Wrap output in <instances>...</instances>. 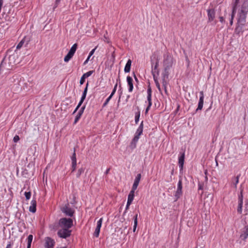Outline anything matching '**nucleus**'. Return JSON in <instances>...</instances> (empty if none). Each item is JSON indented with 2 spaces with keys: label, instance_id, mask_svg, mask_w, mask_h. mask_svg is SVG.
I'll return each mask as SVG.
<instances>
[{
  "label": "nucleus",
  "instance_id": "26",
  "mask_svg": "<svg viewBox=\"0 0 248 248\" xmlns=\"http://www.w3.org/2000/svg\"><path fill=\"white\" fill-rule=\"evenodd\" d=\"M243 202H238L237 212L239 214H241L242 212V207Z\"/></svg>",
  "mask_w": 248,
  "mask_h": 248
},
{
  "label": "nucleus",
  "instance_id": "40",
  "mask_svg": "<svg viewBox=\"0 0 248 248\" xmlns=\"http://www.w3.org/2000/svg\"><path fill=\"white\" fill-rule=\"evenodd\" d=\"M151 96H152V95L149 94V95H147V100H148V105H149V106H152Z\"/></svg>",
  "mask_w": 248,
  "mask_h": 248
},
{
  "label": "nucleus",
  "instance_id": "57",
  "mask_svg": "<svg viewBox=\"0 0 248 248\" xmlns=\"http://www.w3.org/2000/svg\"><path fill=\"white\" fill-rule=\"evenodd\" d=\"M82 113H80V112H78V114H77V116H78L79 117H80H80H81V115H82Z\"/></svg>",
  "mask_w": 248,
  "mask_h": 248
},
{
  "label": "nucleus",
  "instance_id": "23",
  "mask_svg": "<svg viewBox=\"0 0 248 248\" xmlns=\"http://www.w3.org/2000/svg\"><path fill=\"white\" fill-rule=\"evenodd\" d=\"M134 224L133 226V232L136 231L137 224H138V215H136L134 217Z\"/></svg>",
  "mask_w": 248,
  "mask_h": 248
},
{
  "label": "nucleus",
  "instance_id": "35",
  "mask_svg": "<svg viewBox=\"0 0 248 248\" xmlns=\"http://www.w3.org/2000/svg\"><path fill=\"white\" fill-rule=\"evenodd\" d=\"M139 184L134 183L132 187V189L130 191H133L135 193V191L137 188Z\"/></svg>",
  "mask_w": 248,
  "mask_h": 248
},
{
  "label": "nucleus",
  "instance_id": "29",
  "mask_svg": "<svg viewBox=\"0 0 248 248\" xmlns=\"http://www.w3.org/2000/svg\"><path fill=\"white\" fill-rule=\"evenodd\" d=\"M33 236L31 234H30L28 236L27 240H28V246H31V243L32 241Z\"/></svg>",
  "mask_w": 248,
  "mask_h": 248
},
{
  "label": "nucleus",
  "instance_id": "24",
  "mask_svg": "<svg viewBox=\"0 0 248 248\" xmlns=\"http://www.w3.org/2000/svg\"><path fill=\"white\" fill-rule=\"evenodd\" d=\"M235 12H236V11L235 10V7H234V8L232 9V14L231 15V19H230V24H231V25H232V24H233V19L234 15H235Z\"/></svg>",
  "mask_w": 248,
  "mask_h": 248
},
{
  "label": "nucleus",
  "instance_id": "7",
  "mask_svg": "<svg viewBox=\"0 0 248 248\" xmlns=\"http://www.w3.org/2000/svg\"><path fill=\"white\" fill-rule=\"evenodd\" d=\"M182 195V179H180L179 180L177 186V189L175 192V197H176V200L180 197V196Z\"/></svg>",
  "mask_w": 248,
  "mask_h": 248
},
{
  "label": "nucleus",
  "instance_id": "42",
  "mask_svg": "<svg viewBox=\"0 0 248 248\" xmlns=\"http://www.w3.org/2000/svg\"><path fill=\"white\" fill-rule=\"evenodd\" d=\"M19 140V137L17 135H16L13 139V141L15 142H17Z\"/></svg>",
  "mask_w": 248,
  "mask_h": 248
},
{
  "label": "nucleus",
  "instance_id": "51",
  "mask_svg": "<svg viewBox=\"0 0 248 248\" xmlns=\"http://www.w3.org/2000/svg\"><path fill=\"white\" fill-rule=\"evenodd\" d=\"M219 18L220 22H221V23H223L224 22V20L223 16H220Z\"/></svg>",
  "mask_w": 248,
  "mask_h": 248
},
{
  "label": "nucleus",
  "instance_id": "47",
  "mask_svg": "<svg viewBox=\"0 0 248 248\" xmlns=\"http://www.w3.org/2000/svg\"><path fill=\"white\" fill-rule=\"evenodd\" d=\"M80 118L78 116H76V118H75V121H74V124H76L78 122V121L79 120V119H80Z\"/></svg>",
  "mask_w": 248,
  "mask_h": 248
},
{
  "label": "nucleus",
  "instance_id": "5",
  "mask_svg": "<svg viewBox=\"0 0 248 248\" xmlns=\"http://www.w3.org/2000/svg\"><path fill=\"white\" fill-rule=\"evenodd\" d=\"M61 211L66 216L72 217L75 212L74 210L69 207V204H65L61 208Z\"/></svg>",
  "mask_w": 248,
  "mask_h": 248
},
{
  "label": "nucleus",
  "instance_id": "59",
  "mask_svg": "<svg viewBox=\"0 0 248 248\" xmlns=\"http://www.w3.org/2000/svg\"><path fill=\"white\" fill-rule=\"evenodd\" d=\"M79 108H78V106L76 107V108H75V110L73 112V113H75L77 110Z\"/></svg>",
  "mask_w": 248,
  "mask_h": 248
},
{
  "label": "nucleus",
  "instance_id": "20",
  "mask_svg": "<svg viewBox=\"0 0 248 248\" xmlns=\"http://www.w3.org/2000/svg\"><path fill=\"white\" fill-rule=\"evenodd\" d=\"M88 85H89V83L88 82L87 83V84H86V87H85V88L84 90V91H83V93H82L81 98L80 99V100H82V101H84V100H85V99L86 98L87 93V90H88Z\"/></svg>",
  "mask_w": 248,
  "mask_h": 248
},
{
  "label": "nucleus",
  "instance_id": "32",
  "mask_svg": "<svg viewBox=\"0 0 248 248\" xmlns=\"http://www.w3.org/2000/svg\"><path fill=\"white\" fill-rule=\"evenodd\" d=\"M93 72L94 71L93 70L88 71V72L84 74L82 76H83L85 78H87L91 76V75L93 73Z\"/></svg>",
  "mask_w": 248,
  "mask_h": 248
},
{
  "label": "nucleus",
  "instance_id": "56",
  "mask_svg": "<svg viewBox=\"0 0 248 248\" xmlns=\"http://www.w3.org/2000/svg\"><path fill=\"white\" fill-rule=\"evenodd\" d=\"M109 170H110V168L106 170V172H105V174H108V172H109Z\"/></svg>",
  "mask_w": 248,
  "mask_h": 248
},
{
  "label": "nucleus",
  "instance_id": "10",
  "mask_svg": "<svg viewBox=\"0 0 248 248\" xmlns=\"http://www.w3.org/2000/svg\"><path fill=\"white\" fill-rule=\"evenodd\" d=\"M200 93V97L199 99V102L198 103V106L196 109L197 111L198 110H201L203 107V100H204V94L203 91H201Z\"/></svg>",
  "mask_w": 248,
  "mask_h": 248
},
{
  "label": "nucleus",
  "instance_id": "63",
  "mask_svg": "<svg viewBox=\"0 0 248 248\" xmlns=\"http://www.w3.org/2000/svg\"><path fill=\"white\" fill-rule=\"evenodd\" d=\"M60 0H56V3H58L60 2Z\"/></svg>",
  "mask_w": 248,
  "mask_h": 248
},
{
  "label": "nucleus",
  "instance_id": "21",
  "mask_svg": "<svg viewBox=\"0 0 248 248\" xmlns=\"http://www.w3.org/2000/svg\"><path fill=\"white\" fill-rule=\"evenodd\" d=\"M88 85H89V83L88 82L87 83V84H86V87H85V88L84 90V91H83V93H82L81 98L80 99V100H82V101H84V100H85V99L86 98L87 93V90H88Z\"/></svg>",
  "mask_w": 248,
  "mask_h": 248
},
{
  "label": "nucleus",
  "instance_id": "52",
  "mask_svg": "<svg viewBox=\"0 0 248 248\" xmlns=\"http://www.w3.org/2000/svg\"><path fill=\"white\" fill-rule=\"evenodd\" d=\"M83 101H82V100H80L79 102L78 103V108H79L80 106L81 105Z\"/></svg>",
  "mask_w": 248,
  "mask_h": 248
},
{
  "label": "nucleus",
  "instance_id": "25",
  "mask_svg": "<svg viewBox=\"0 0 248 248\" xmlns=\"http://www.w3.org/2000/svg\"><path fill=\"white\" fill-rule=\"evenodd\" d=\"M140 179H141V174L139 173L137 175V176L134 180V183L139 184Z\"/></svg>",
  "mask_w": 248,
  "mask_h": 248
},
{
  "label": "nucleus",
  "instance_id": "41",
  "mask_svg": "<svg viewBox=\"0 0 248 248\" xmlns=\"http://www.w3.org/2000/svg\"><path fill=\"white\" fill-rule=\"evenodd\" d=\"M96 48H97V46H96L94 49H93L91 51V52H90L89 55L88 56V57H89L90 58V57L93 54Z\"/></svg>",
  "mask_w": 248,
  "mask_h": 248
},
{
  "label": "nucleus",
  "instance_id": "27",
  "mask_svg": "<svg viewBox=\"0 0 248 248\" xmlns=\"http://www.w3.org/2000/svg\"><path fill=\"white\" fill-rule=\"evenodd\" d=\"M84 171V169L83 168H81L79 169L78 170L77 173V177L78 178L79 177L80 175L83 173Z\"/></svg>",
  "mask_w": 248,
  "mask_h": 248
},
{
  "label": "nucleus",
  "instance_id": "38",
  "mask_svg": "<svg viewBox=\"0 0 248 248\" xmlns=\"http://www.w3.org/2000/svg\"><path fill=\"white\" fill-rule=\"evenodd\" d=\"M140 135H139L138 134H136L134 138L133 139L132 142H136L139 139V137Z\"/></svg>",
  "mask_w": 248,
  "mask_h": 248
},
{
  "label": "nucleus",
  "instance_id": "46",
  "mask_svg": "<svg viewBox=\"0 0 248 248\" xmlns=\"http://www.w3.org/2000/svg\"><path fill=\"white\" fill-rule=\"evenodd\" d=\"M85 108V106H82V107L80 109V110H79V111H78V112H80V113H82V114H83V111H84V110Z\"/></svg>",
  "mask_w": 248,
  "mask_h": 248
},
{
  "label": "nucleus",
  "instance_id": "2",
  "mask_svg": "<svg viewBox=\"0 0 248 248\" xmlns=\"http://www.w3.org/2000/svg\"><path fill=\"white\" fill-rule=\"evenodd\" d=\"M248 13V2H244L242 5L238 13V22L241 25H244L246 22L247 15Z\"/></svg>",
  "mask_w": 248,
  "mask_h": 248
},
{
  "label": "nucleus",
  "instance_id": "11",
  "mask_svg": "<svg viewBox=\"0 0 248 248\" xmlns=\"http://www.w3.org/2000/svg\"><path fill=\"white\" fill-rule=\"evenodd\" d=\"M55 242L54 240L50 237H47L46 241V248H53Z\"/></svg>",
  "mask_w": 248,
  "mask_h": 248
},
{
  "label": "nucleus",
  "instance_id": "31",
  "mask_svg": "<svg viewBox=\"0 0 248 248\" xmlns=\"http://www.w3.org/2000/svg\"><path fill=\"white\" fill-rule=\"evenodd\" d=\"M140 117V111H139L138 112H137L136 113V115H135V123H136V124H138V123L139 121Z\"/></svg>",
  "mask_w": 248,
  "mask_h": 248
},
{
  "label": "nucleus",
  "instance_id": "6",
  "mask_svg": "<svg viewBox=\"0 0 248 248\" xmlns=\"http://www.w3.org/2000/svg\"><path fill=\"white\" fill-rule=\"evenodd\" d=\"M71 233V231L67 229L62 228L58 231V235L61 238H66L70 236Z\"/></svg>",
  "mask_w": 248,
  "mask_h": 248
},
{
  "label": "nucleus",
  "instance_id": "36",
  "mask_svg": "<svg viewBox=\"0 0 248 248\" xmlns=\"http://www.w3.org/2000/svg\"><path fill=\"white\" fill-rule=\"evenodd\" d=\"M139 184L134 183L132 187V189L130 191H133L135 193V191L137 188Z\"/></svg>",
  "mask_w": 248,
  "mask_h": 248
},
{
  "label": "nucleus",
  "instance_id": "44",
  "mask_svg": "<svg viewBox=\"0 0 248 248\" xmlns=\"http://www.w3.org/2000/svg\"><path fill=\"white\" fill-rule=\"evenodd\" d=\"M72 171H74L76 168L77 163H72Z\"/></svg>",
  "mask_w": 248,
  "mask_h": 248
},
{
  "label": "nucleus",
  "instance_id": "18",
  "mask_svg": "<svg viewBox=\"0 0 248 248\" xmlns=\"http://www.w3.org/2000/svg\"><path fill=\"white\" fill-rule=\"evenodd\" d=\"M131 63H132V62L129 59L127 62H126V64L125 66V67H124V72L125 73H128V72H129L130 71V67H131Z\"/></svg>",
  "mask_w": 248,
  "mask_h": 248
},
{
  "label": "nucleus",
  "instance_id": "3",
  "mask_svg": "<svg viewBox=\"0 0 248 248\" xmlns=\"http://www.w3.org/2000/svg\"><path fill=\"white\" fill-rule=\"evenodd\" d=\"M73 222L72 219L64 217L60 219L59 225L61 227L69 230L73 226Z\"/></svg>",
  "mask_w": 248,
  "mask_h": 248
},
{
  "label": "nucleus",
  "instance_id": "37",
  "mask_svg": "<svg viewBox=\"0 0 248 248\" xmlns=\"http://www.w3.org/2000/svg\"><path fill=\"white\" fill-rule=\"evenodd\" d=\"M25 196L26 199L27 200H29V199H30V198L31 197V193L30 192H25Z\"/></svg>",
  "mask_w": 248,
  "mask_h": 248
},
{
  "label": "nucleus",
  "instance_id": "17",
  "mask_svg": "<svg viewBox=\"0 0 248 248\" xmlns=\"http://www.w3.org/2000/svg\"><path fill=\"white\" fill-rule=\"evenodd\" d=\"M184 158H185V153H183L182 155L179 157V165L180 168L182 169L183 168V165L184 163Z\"/></svg>",
  "mask_w": 248,
  "mask_h": 248
},
{
  "label": "nucleus",
  "instance_id": "12",
  "mask_svg": "<svg viewBox=\"0 0 248 248\" xmlns=\"http://www.w3.org/2000/svg\"><path fill=\"white\" fill-rule=\"evenodd\" d=\"M248 236V226H245L242 231L240 237L245 240Z\"/></svg>",
  "mask_w": 248,
  "mask_h": 248
},
{
  "label": "nucleus",
  "instance_id": "1",
  "mask_svg": "<svg viewBox=\"0 0 248 248\" xmlns=\"http://www.w3.org/2000/svg\"><path fill=\"white\" fill-rule=\"evenodd\" d=\"M163 67L164 72L163 73L162 78V85L164 88L165 93H167V82L166 79L169 77V71L170 68L172 67V65L174 62L173 57L171 54L169 53L165 54L163 56Z\"/></svg>",
  "mask_w": 248,
  "mask_h": 248
},
{
  "label": "nucleus",
  "instance_id": "14",
  "mask_svg": "<svg viewBox=\"0 0 248 248\" xmlns=\"http://www.w3.org/2000/svg\"><path fill=\"white\" fill-rule=\"evenodd\" d=\"M240 176V174L238 175L236 177H233L232 178V185L234 188H237V185L239 182V179Z\"/></svg>",
  "mask_w": 248,
  "mask_h": 248
},
{
  "label": "nucleus",
  "instance_id": "55",
  "mask_svg": "<svg viewBox=\"0 0 248 248\" xmlns=\"http://www.w3.org/2000/svg\"><path fill=\"white\" fill-rule=\"evenodd\" d=\"M202 186L201 184H199V190L202 189Z\"/></svg>",
  "mask_w": 248,
  "mask_h": 248
},
{
  "label": "nucleus",
  "instance_id": "48",
  "mask_svg": "<svg viewBox=\"0 0 248 248\" xmlns=\"http://www.w3.org/2000/svg\"><path fill=\"white\" fill-rule=\"evenodd\" d=\"M147 93L148 95H152V90L150 87H149L147 90Z\"/></svg>",
  "mask_w": 248,
  "mask_h": 248
},
{
  "label": "nucleus",
  "instance_id": "60",
  "mask_svg": "<svg viewBox=\"0 0 248 248\" xmlns=\"http://www.w3.org/2000/svg\"><path fill=\"white\" fill-rule=\"evenodd\" d=\"M204 174H205V176H207V170H205Z\"/></svg>",
  "mask_w": 248,
  "mask_h": 248
},
{
  "label": "nucleus",
  "instance_id": "62",
  "mask_svg": "<svg viewBox=\"0 0 248 248\" xmlns=\"http://www.w3.org/2000/svg\"><path fill=\"white\" fill-rule=\"evenodd\" d=\"M117 84L116 83L115 84V85L114 86V87L113 89H116V90H117Z\"/></svg>",
  "mask_w": 248,
  "mask_h": 248
},
{
  "label": "nucleus",
  "instance_id": "22",
  "mask_svg": "<svg viewBox=\"0 0 248 248\" xmlns=\"http://www.w3.org/2000/svg\"><path fill=\"white\" fill-rule=\"evenodd\" d=\"M143 127V121H142L140 125L139 126L137 131L136 134L140 135L142 133Z\"/></svg>",
  "mask_w": 248,
  "mask_h": 248
},
{
  "label": "nucleus",
  "instance_id": "43",
  "mask_svg": "<svg viewBox=\"0 0 248 248\" xmlns=\"http://www.w3.org/2000/svg\"><path fill=\"white\" fill-rule=\"evenodd\" d=\"M85 78L82 76L80 78V81H79V83L81 85L83 84L84 83V82H85Z\"/></svg>",
  "mask_w": 248,
  "mask_h": 248
},
{
  "label": "nucleus",
  "instance_id": "58",
  "mask_svg": "<svg viewBox=\"0 0 248 248\" xmlns=\"http://www.w3.org/2000/svg\"><path fill=\"white\" fill-rule=\"evenodd\" d=\"M130 205V204H128V202H127V204H126V208H125L126 210H127L129 208Z\"/></svg>",
  "mask_w": 248,
  "mask_h": 248
},
{
  "label": "nucleus",
  "instance_id": "16",
  "mask_svg": "<svg viewBox=\"0 0 248 248\" xmlns=\"http://www.w3.org/2000/svg\"><path fill=\"white\" fill-rule=\"evenodd\" d=\"M127 81L128 85L129 86V90H128L129 92H131L133 89L132 78L130 76H128L127 77Z\"/></svg>",
  "mask_w": 248,
  "mask_h": 248
},
{
  "label": "nucleus",
  "instance_id": "13",
  "mask_svg": "<svg viewBox=\"0 0 248 248\" xmlns=\"http://www.w3.org/2000/svg\"><path fill=\"white\" fill-rule=\"evenodd\" d=\"M158 66V62H155V64L152 70V73L153 76L154 78H155V77L156 76V74L157 76L159 75V70L157 69Z\"/></svg>",
  "mask_w": 248,
  "mask_h": 248
},
{
  "label": "nucleus",
  "instance_id": "39",
  "mask_svg": "<svg viewBox=\"0 0 248 248\" xmlns=\"http://www.w3.org/2000/svg\"><path fill=\"white\" fill-rule=\"evenodd\" d=\"M111 98H112V97L109 95V96L106 99V101L103 104V106L105 107L106 106H107Z\"/></svg>",
  "mask_w": 248,
  "mask_h": 248
},
{
  "label": "nucleus",
  "instance_id": "15",
  "mask_svg": "<svg viewBox=\"0 0 248 248\" xmlns=\"http://www.w3.org/2000/svg\"><path fill=\"white\" fill-rule=\"evenodd\" d=\"M29 211L32 213H35L36 211V201L32 200L31 202V205L29 207Z\"/></svg>",
  "mask_w": 248,
  "mask_h": 248
},
{
  "label": "nucleus",
  "instance_id": "9",
  "mask_svg": "<svg viewBox=\"0 0 248 248\" xmlns=\"http://www.w3.org/2000/svg\"><path fill=\"white\" fill-rule=\"evenodd\" d=\"M102 221H103L102 218H100V219L97 221V226L96 227L94 232L93 233L94 236H95L96 237H98L99 236L100 228L102 226Z\"/></svg>",
  "mask_w": 248,
  "mask_h": 248
},
{
  "label": "nucleus",
  "instance_id": "64",
  "mask_svg": "<svg viewBox=\"0 0 248 248\" xmlns=\"http://www.w3.org/2000/svg\"><path fill=\"white\" fill-rule=\"evenodd\" d=\"M134 78H135L136 80H138V79H137V77H136V75H134Z\"/></svg>",
  "mask_w": 248,
  "mask_h": 248
},
{
  "label": "nucleus",
  "instance_id": "50",
  "mask_svg": "<svg viewBox=\"0 0 248 248\" xmlns=\"http://www.w3.org/2000/svg\"><path fill=\"white\" fill-rule=\"evenodd\" d=\"M150 107H151V106H149V105H148V106H147V107L146 108L145 113H148V112Z\"/></svg>",
  "mask_w": 248,
  "mask_h": 248
},
{
  "label": "nucleus",
  "instance_id": "19",
  "mask_svg": "<svg viewBox=\"0 0 248 248\" xmlns=\"http://www.w3.org/2000/svg\"><path fill=\"white\" fill-rule=\"evenodd\" d=\"M134 198V192L130 191L128 196L127 202L128 204H131Z\"/></svg>",
  "mask_w": 248,
  "mask_h": 248
},
{
  "label": "nucleus",
  "instance_id": "53",
  "mask_svg": "<svg viewBox=\"0 0 248 248\" xmlns=\"http://www.w3.org/2000/svg\"><path fill=\"white\" fill-rule=\"evenodd\" d=\"M11 246H12V244H11V243H9L6 246V248H11Z\"/></svg>",
  "mask_w": 248,
  "mask_h": 248
},
{
  "label": "nucleus",
  "instance_id": "33",
  "mask_svg": "<svg viewBox=\"0 0 248 248\" xmlns=\"http://www.w3.org/2000/svg\"><path fill=\"white\" fill-rule=\"evenodd\" d=\"M154 79L155 80L156 86L157 87V88L159 90V91H161L160 86V84L157 79V77H155V78H154Z\"/></svg>",
  "mask_w": 248,
  "mask_h": 248
},
{
  "label": "nucleus",
  "instance_id": "49",
  "mask_svg": "<svg viewBox=\"0 0 248 248\" xmlns=\"http://www.w3.org/2000/svg\"><path fill=\"white\" fill-rule=\"evenodd\" d=\"M116 89H113L111 93L110 94V96H111V97L113 96V95L114 94V93H115L116 92Z\"/></svg>",
  "mask_w": 248,
  "mask_h": 248
},
{
  "label": "nucleus",
  "instance_id": "28",
  "mask_svg": "<svg viewBox=\"0 0 248 248\" xmlns=\"http://www.w3.org/2000/svg\"><path fill=\"white\" fill-rule=\"evenodd\" d=\"M25 40V37L17 45L16 49H20L23 45Z\"/></svg>",
  "mask_w": 248,
  "mask_h": 248
},
{
  "label": "nucleus",
  "instance_id": "54",
  "mask_svg": "<svg viewBox=\"0 0 248 248\" xmlns=\"http://www.w3.org/2000/svg\"><path fill=\"white\" fill-rule=\"evenodd\" d=\"M90 59V58L88 57L87 59H86V60L84 62V64H86L89 61Z\"/></svg>",
  "mask_w": 248,
  "mask_h": 248
},
{
  "label": "nucleus",
  "instance_id": "4",
  "mask_svg": "<svg viewBox=\"0 0 248 248\" xmlns=\"http://www.w3.org/2000/svg\"><path fill=\"white\" fill-rule=\"evenodd\" d=\"M78 47L77 44H74L70 48L68 54L65 56L64 61L65 62H68L74 56Z\"/></svg>",
  "mask_w": 248,
  "mask_h": 248
},
{
  "label": "nucleus",
  "instance_id": "45",
  "mask_svg": "<svg viewBox=\"0 0 248 248\" xmlns=\"http://www.w3.org/2000/svg\"><path fill=\"white\" fill-rule=\"evenodd\" d=\"M239 0H235V2H234V5L233 6V8H234L235 7V11H236V9L237 5L238 4V3L239 2Z\"/></svg>",
  "mask_w": 248,
  "mask_h": 248
},
{
  "label": "nucleus",
  "instance_id": "30",
  "mask_svg": "<svg viewBox=\"0 0 248 248\" xmlns=\"http://www.w3.org/2000/svg\"><path fill=\"white\" fill-rule=\"evenodd\" d=\"M243 189H242L240 191V195L238 196V202H243Z\"/></svg>",
  "mask_w": 248,
  "mask_h": 248
},
{
  "label": "nucleus",
  "instance_id": "8",
  "mask_svg": "<svg viewBox=\"0 0 248 248\" xmlns=\"http://www.w3.org/2000/svg\"><path fill=\"white\" fill-rule=\"evenodd\" d=\"M208 22H211L215 18V10L214 8L209 9L207 10Z\"/></svg>",
  "mask_w": 248,
  "mask_h": 248
},
{
  "label": "nucleus",
  "instance_id": "61",
  "mask_svg": "<svg viewBox=\"0 0 248 248\" xmlns=\"http://www.w3.org/2000/svg\"><path fill=\"white\" fill-rule=\"evenodd\" d=\"M207 180H208V177H207V176H205V181L207 182Z\"/></svg>",
  "mask_w": 248,
  "mask_h": 248
},
{
  "label": "nucleus",
  "instance_id": "34",
  "mask_svg": "<svg viewBox=\"0 0 248 248\" xmlns=\"http://www.w3.org/2000/svg\"><path fill=\"white\" fill-rule=\"evenodd\" d=\"M72 163H77L76 156L75 151L74 150V153L71 157Z\"/></svg>",
  "mask_w": 248,
  "mask_h": 248
}]
</instances>
